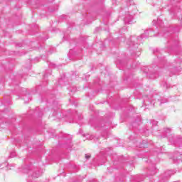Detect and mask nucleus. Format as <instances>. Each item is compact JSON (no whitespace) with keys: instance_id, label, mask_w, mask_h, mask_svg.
<instances>
[{"instance_id":"f257e3e1","label":"nucleus","mask_w":182,"mask_h":182,"mask_svg":"<svg viewBox=\"0 0 182 182\" xmlns=\"http://www.w3.org/2000/svg\"><path fill=\"white\" fill-rule=\"evenodd\" d=\"M85 159H87V160L90 159V154H85Z\"/></svg>"},{"instance_id":"f03ea898","label":"nucleus","mask_w":182,"mask_h":182,"mask_svg":"<svg viewBox=\"0 0 182 182\" xmlns=\"http://www.w3.org/2000/svg\"><path fill=\"white\" fill-rule=\"evenodd\" d=\"M36 177H38V176H36Z\"/></svg>"}]
</instances>
